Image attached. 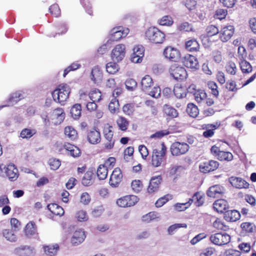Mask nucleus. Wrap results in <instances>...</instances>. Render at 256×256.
Returning <instances> with one entry per match:
<instances>
[{
    "instance_id": "obj_27",
    "label": "nucleus",
    "mask_w": 256,
    "mask_h": 256,
    "mask_svg": "<svg viewBox=\"0 0 256 256\" xmlns=\"http://www.w3.org/2000/svg\"><path fill=\"white\" fill-rule=\"evenodd\" d=\"M36 224L33 222H30L25 228V232L26 236H33L36 234Z\"/></svg>"
},
{
    "instance_id": "obj_18",
    "label": "nucleus",
    "mask_w": 256,
    "mask_h": 256,
    "mask_svg": "<svg viewBox=\"0 0 256 256\" xmlns=\"http://www.w3.org/2000/svg\"><path fill=\"white\" fill-rule=\"evenodd\" d=\"M161 180V177H152L148 188V192L151 193L157 190Z\"/></svg>"
},
{
    "instance_id": "obj_20",
    "label": "nucleus",
    "mask_w": 256,
    "mask_h": 256,
    "mask_svg": "<svg viewBox=\"0 0 256 256\" xmlns=\"http://www.w3.org/2000/svg\"><path fill=\"white\" fill-rule=\"evenodd\" d=\"M185 47L190 52H198L200 49V44L195 38H192L186 42Z\"/></svg>"
},
{
    "instance_id": "obj_30",
    "label": "nucleus",
    "mask_w": 256,
    "mask_h": 256,
    "mask_svg": "<svg viewBox=\"0 0 256 256\" xmlns=\"http://www.w3.org/2000/svg\"><path fill=\"white\" fill-rule=\"evenodd\" d=\"M36 130L26 128L23 129L20 134V136L22 138L28 139L36 134Z\"/></svg>"
},
{
    "instance_id": "obj_35",
    "label": "nucleus",
    "mask_w": 256,
    "mask_h": 256,
    "mask_svg": "<svg viewBox=\"0 0 256 256\" xmlns=\"http://www.w3.org/2000/svg\"><path fill=\"white\" fill-rule=\"evenodd\" d=\"M240 227L243 230L246 232H254L256 231V226L255 225L250 222H246L241 224Z\"/></svg>"
},
{
    "instance_id": "obj_53",
    "label": "nucleus",
    "mask_w": 256,
    "mask_h": 256,
    "mask_svg": "<svg viewBox=\"0 0 256 256\" xmlns=\"http://www.w3.org/2000/svg\"><path fill=\"white\" fill-rule=\"evenodd\" d=\"M108 170L107 166L104 164H100L97 170L96 176H100V175L102 176H108Z\"/></svg>"
},
{
    "instance_id": "obj_61",
    "label": "nucleus",
    "mask_w": 256,
    "mask_h": 256,
    "mask_svg": "<svg viewBox=\"0 0 256 256\" xmlns=\"http://www.w3.org/2000/svg\"><path fill=\"white\" fill-rule=\"evenodd\" d=\"M128 196V198L127 202H128V206H134L136 203H137L139 200V198L138 196L134 195H129L126 196Z\"/></svg>"
},
{
    "instance_id": "obj_6",
    "label": "nucleus",
    "mask_w": 256,
    "mask_h": 256,
    "mask_svg": "<svg viewBox=\"0 0 256 256\" xmlns=\"http://www.w3.org/2000/svg\"><path fill=\"white\" fill-rule=\"evenodd\" d=\"M166 58L172 62H178L180 58V54L178 50L172 46H167L164 51Z\"/></svg>"
},
{
    "instance_id": "obj_9",
    "label": "nucleus",
    "mask_w": 256,
    "mask_h": 256,
    "mask_svg": "<svg viewBox=\"0 0 256 256\" xmlns=\"http://www.w3.org/2000/svg\"><path fill=\"white\" fill-rule=\"evenodd\" d=\"M182 62L185 66L190 68H196L198 64L196 57L190 54H186L182 58Z\"/></svg>"
},
{
    "instance_id": "obj_56",
    "label": "nucleus",
    "mask_w": 256,
    "mask_h": 256,
    "mask_svg": "<svg viewBox=\"0 0 256 256\" xmlns=\"http://www.w3.org/2000/svg\"><path fill=\"white\" fill-rule=\"evenodd\" d=\"M80 64L76 63V62H74L72 63L70 66H68L67 68H66L64 70L63 74V76L64 77L66 76V75L71 70H74L78 68H80Z\"/></svg>"
},
{
    "instance_id": "obj_5",
    "label": "nucleus",
    "mask_w": 256,
    "mask_h": 256,
    "mask_svg": "<svg viewBox=\"0 0 256 256\" xmlns=\"http://www.w3.org/2000/svg\"><path fill=\"white\" fill-rule=\"evenodd\" d=\"M125 46L122 44H119L114 48L111 53V58L113 62H119L122 60L125 56Z\"/></svg>"
},
{
    "instance_id": "obj_47",
    "label": "nucleus",
    "mask_w": 256,
    "mask_h": 256,
    "mask_svg": "<svg viewBox=\"0 0 256 256\" xmlns=\"http://www.w3.org/2000/svg\"><path fill=\"white\" fill-rule=\"evenodd\" d=\"M119 103L118 100L113 98L108 105V108L112 113H115L118 109Z\"/></svg>"
},
{
    "instance_id": "obj_10",
    "label": "nucleus",
    "mask_w": 256,
    "mask_h": 256,
    "mask_svg": "<svg viewBox=\"0 0 256 256\" xmlns=\"http://www.w3.org/2000/svg\"><path fill=\"white\" fill-rule=\"evenodd\" d=\"M86 237L85 232L83 230H76L71 238V242L74 246H78L84 242Z\"/></svg>"
},
{
    "instance_id": "obj_52",
    "label": "nucleus",
    "mask_w": 256,
    "mask_h": 256,
    "mask_svg": "<svg viewBox=\"0 0 256 256\" xmlns=\"http://www.w3.org/2000/svg\"><path fill=\"white\" fill-rule=\"evenodd\" d=\"M240 68L244 73H249L252 70V66L250 64L246 62H242L240 64Z\"/></svg>"
},
{
    "instance_id": "obj_55",
    "label": "nucleus",
    "mask_w": 256,
    "mask_h": 256,
    "mask_svg": "<svg viewBox=\"0 0 256 256\" xmlns=\"http://www.w3.org/2000/svg\"><path fill=\"white\" fill-rule=\"evenodd\" d=\"M122 177H110L109 184L112 187H118L122 182Z\"/></svg>"
},
{
    "instance_id": "obj_25",
    "label": "nucleus",
    "mask_w": 256,
    "mask_h": 256,
    "mask_svg": "<svg viewBox=\"0 0 256 256\" xmlns=\"http://www.w3.org/2000/svg\"><path fill=\"white\" fill-rule=\"evenodd\" d=\"M163 110L166 114L172 118H176L178 116L177 110L174 108L169 105H164Z\"/></svg>"
},
{
    "instance_id": "obj_12",
    "label": "nucleus",
    "mask_w": 256,
    "mask_h": 256,
    "mask_svg": "<svg viewBox=\"0 0 256 256\" xmlns=\"http://www.w3.org/2000/svg\"><path fill=\"white\" fill-rule=\"evenodd\" d=\"M229 181L231 184L237 188H246L249 184L241 177H230Z\"/></svg>"
},
{
    "instance_id": "obj_8",
    "label": "nucleus",
    "mask_w": 256,
    "mask_h": 256,
    "mask_svg": "<svg viewBox=\"0 0 256 256\" xmlns=\"http://www.w3.org/2000/svg\"><path fill=\"white\" fill-rule=\"evenodd\" d=\"M144 56V50L142 46H137L133 48V53L131 55L130 59L134 63H138L142 62Z\"/></svg>"
},
{
    "instance_id": "obj_15",
    "label": "nucleus",
    "mask_w": 256,
    "mask_h": 256,
    "mask_svg": "<svg viewBox=\"0 0 256 256\" xmlns=\"http://www.w3.org/2000/svg\"><path fill=\"white\" fill-rule=\"evenodd\" d=\"M186 168L182 166H171L168 172L171 176H180L185 174Z\"/></svg>"
},
{
    "instance_id": "obj_36",
    "label": "nucleus",
    "mask_w": 256,
    "mask_h": 256,
    "mask_svg": "<svg viewBox=\"0 0 256 256\" xmlns=\"http://www.w3.org/2000/svg\"><path fill=\"white\" fill-rule=\"evenodd\" d=\"M159 217L158 213L155 212H152L143 216L142 217V220L144 222H149L156 218H159Z\"/></svg>"
},
{
    "instance_id": "obj_64",
    "label": "nucleus",
    "mask_w": 256,
    "mask_h": 256,
    "mask_svg": "<svg viewBox=\"0 0 256 256\" xmlns=\"http://www.w3.org/2000/svg\"><path fill=\"white\" fill-rule=\"evenodd\" d=\"M206 237V234L204 233L200 234L196 236L193 238H192L190 240V244L192 245H194L197 244L200 240Z\"/></svg>"
},
{
    "instance_id": "obj_28",
    "label": "nucleus",
    "mask_w": 256,
    "mask_h": 256,
    "mask_svg": "<svg viewBox=\"0 0 256 256\" xmlns=\"http://www.w3.org/2000/svg\"><path fill=\"white\" fill-rule=\"evenodd\" d=\"M152 84V80L151 77L148 75H146L142 80L141 85L142 90L146 91L147 88H150Z\"/></svg>"
},
{
    "instance_id": "obj_41",
    "label": "nucleus",
    "mask_w": 256,
    "mask_h": 256,
    "mask_svg": "<svg viewBox=\"0 0 256 256\" xmlns=\"http://www.w3.org/2000/svg\"><path fill=\"white\" fill-rule=\"evenodd\" d=\"M193 198L195 200V204L196 206H200L203 204L204 201V196L200 192H196L193 196Z\"/></svg>"
},
{
    "instance_id": "obj_7",
    "label": "nucleus",
    "mask_w": 256,
    "mask_h": 256,
    "mask_svg": "<svg viewBox=\"0 0 256 256\" xmlns=\"http://www.w3.org/2000/svg\"><path fill=\"white\" fill-rule=\"evenodd\" d=\"M14 253L18 256H34L35 252L32 247L21 246L14 250Z\"/></svg>"
},
{
    "instance_id": "obj_50",
    "label": "nucleus",
    "mask_w": 256,
    "mask_h": 256,
    "mask_svg": "<svg viewBox=\"0 0 256 256\" xmlns=\"http://www.w3.org/2000/svg\"><path fill=\"white\" fill-rule=\"evenodd\" d=\"M50 12L56 17L60 16V10L58 4H54L49 8Z\"/></svg>"
},
{
    "instance_id": "obj_19",
    "label": "nucleus",
    "mask_w": 256,
    "mask_h": 256,
    "mask_svg": "<svg viewBox=\"0 0 256 256\" xmlns=\"http://www.w3.org/2000/svg\"><path fill=\"white\" fill-rule=\"evenodd\" d=\"M24 93L21 92H17L12 94L10 96L8 102V103L7 106L13 105L16 104L20 100L24 98Z\"/></svg>"
},
{
    "instance_id": "obj_54",
    "label": "nucleus",
    "mask_w": 256,
    "mask_h": 256,
    "mask_svg": "<svg viewBox=\"0 0 256 256\" xmlns=\"http://www.w3.org/2000/svg\"><path fill=\"white\" fill-rule=\"evenodd\" d=\"M76 217L80 222H85L88 218L86 212L83 210L78 211L76 214Z\"/></svg>"
},
{
    "instance_id": "obj_40",
    "label": "nucleus",
    "mask_w": 256,
    "mask_h": 256,
    "mask_svg": "<svg viewBox=\"0 0 256 256\" xmlns=\"http://www.w3.org/2000/svg\"><path fill=\"white\" fill-rule=\"evenodd\" d=\"M4 236L10 242H16V236L14 231L10 230H4L3 231Z\"/></svg>"
},
{
    "instance_id": "obj_33",
    "label": "nucleus",
    "mask_w": 256,
    "mask_h": 256,
    "mask_svg": "<svg viewBox=\"0 0 256 256\" xmlns=\"http://www.w3.org/2000/svg\"><path fill=\"white\" fill-rule=\"evenodd\" d=\"M172 198V196L170 194H167L162 197L158 198L155 203L156 206L160 208L164 206L169 200Z\"/></svg>"
},
{
    "instance_id": "obj_34",
    "label": "nucleus",
    "mask_w": 256,
    "mask_h": 256,
    "mask_svg": "<svg viewBox=\"0 0 256 256\" xmlns=\"http://www.w3.org/2000/svg\"><path fill=\"white\" fill-rule=\"evenodd\" d=\"M58 248V245L44 246V249L45 254L50 256H53L56 254Z\"/></svg>"
},
{
    "instance_id": "obj_44",
    "label": "nucleus",
    "mask_w": 256,
    "mask_h": 256,
    "mask_svg": "<svg viewBox=\"0 0 256 256\" xmlns=\"http://www.w3.org/2000/svg\"><path fill=\"white\" fill-rule=\"evenodd\" d=\"M173 22L172 18L170 16H164L159 20V24L162 26H170L172 24Z\"/></svg>"
},
{
    "instance_id": "obj_26",
    "label": "nucleus",
    "mask_w": 256,
    "mask_h": 256,
    "mask_svg": "<svg viewBox=\"0 0 256 256\" xmlns=\"http://www.w3.org/2000/svg\"><path fill=\"white\" fill-rule=\"evenodd\" d=\"M222 192L221 190L218 186L215 185L210 186L207 191L206 194L210 198H216L217 195Z\"/></svg>"
},
{
    "instance_id": "obj_3",
    "label": "nucleus",
    "mask_w": 256,
    "mask_h": 256,
    "mask_svg": "<svg viewBox=\"0 0 256 256\" xmlns=\"http://www.w3.org/2000/svg\"><path fill=\"white\" fill-rule=\"evenodd\" d=\"M170 75L176 80H183L186 78L188 74L186 69L177 64H172L169 68Z\"/></svg>"
},
{
    "instance_id": "obj_21",
    "label": "nucleus",
    "mask_w": 256,
    "mask_h": 256,
    "mask_svg": "<svg viewBox=\"0 0 256 256\" xmlns=\"http://www.w3.org/2000/svg\"><path fill=\"white\" fill-rule=\"evenodd\" d=\"M47 208L52 213L57 216H62L64 212L62 208L56 204H49Z\"/></svg>"
},
{
    "instance_id": "obj_1",
    "label": "nucleus",
    "mask_w": 256,
    "mask_h": 256,
    "mask_svg": "<svg viewBox=\"0 0 256 256\" xmlns=\"http://www.w3.org/2000/svg\"><path fill=\"white\" fill-rule=\"evenodd\" d=\"M70 88L67 84H62L54 90L52 96L56 102L64 103L68 98Z\"/></svg>"
},
{
    "instance_id": "obj_43",
    "label": "nucleus",
    "mask_w": 256,
    "mask_h": 256,
    "mask_svg": "<svg viewBox=\"0 0 256 256\" xmlns=\"http://www.w3.org/2000/svg\"><path fill=\"white\" fill-rule=\"evenodd\" d=\"M180 228H186L187 225L186 224H175L168 227V234L172 235Z\"/></svg>"
},
{
    "instance_id": "obj_46",
    "label": "nucleus",
    "mask_w": 256,
    "mask_h": 256,
    "mask_svg": "<svg viewBox=\"0 0 256 256\" xmlns=\"http://www.w3.org/2000/svg\"><path fill=\"white\" fill-rule=\"evenodd\" d=\"M48 164L50 169L52 170H57L60 166V161L55 158H51L48 160Z\"/></svg>"
},
{
    "instance_id": "obj_42",
    "label": "nucleus",
    "mask_w": 256,
    "mask_h": 256,
    "mask_svg": "<svg viewBox=\"0 0 256 256\" xmlns=\"http://www.w3.org/2000/svg\"><path fill=\"white\" fill-rule=\"evenodd\" d=\"M131 187L134 192L138 193L142 190L143 184L140 180H135L132 181Z\"/></svg>"
},
{
    "instance_id": "obj_13",
    "label": "nucleus",
    "mask_w": 256,
    "mask_h": 256,
    "mask_svg": "<svg viewBox=\"0 0 256 256\" xmlns=\"http://www.w3.org/2000/svg\"><path fill=\"white\" fill-rule=\"evenodd\" d=\"M4 172V174H6V176H16L18 175V170L14 164H11L8 165L6 166L2 164H0V172Z\"/></svg>"
},
{
    "instance_id": "obj_57",
    "label": "nucleus",
    "mask_w": 256,
    "mask_h": 256,
    "mask_svg": "<svg viewBox=\"0 0 256 256\" xmlns=\"http://www.w3.org/2000/svg\"><path fill=\"white\" fill-rule=\"evenodd\" d=\"M80 2L87 13L90 15H92V6L88 0H80Z\"/></svg>"
},
{
    "instance_id": "obj_37",
    "label": "nucleus",
    "mask_w": 256,
    "mask_h": 256,
    "mask_svg": "<svg viewBox=\"0 0 256 256\" xmlns=\"http://www.w3.org/2000/svg\"><path fill=\"white\" fill-rule=\"evenodd\" d=\"M117 62H110L106 65V71L110 74L116 73L118 70V66L116 64Z\"/></svg>"
},
{
    "instance_id": "obj_14",
    "label": "nucleus",
    "mask_w": 256,
    "mask_h": 256,
    "mask_svg": "<svg viewBox=\"0 0 256 256\" xmlns=\"http://www.w3.org/2000/svg\"><path fill=\"white\" fill-rule=\"evenodd\" d=\"M87 138L90 144H97L100 141V132L96 129L90 130L88 132Z\"/></svg>"
},
{
    "instance_id": "obj_49",
    "label": "nucleus",
    "mask_w": 256,
    "mask_h": 256,
    "mask_svg": "<svg viewBox=\"0 0 256 256\" xmlns=\"http://www.w3.org/2000/svg\"><path fill=\"white\" fill-rule=\"evenodd\" d=\"M206 36L210 37L218 33V28L214 25H210L206 28Z\"/></svg>"
},
{
    "instance_id": "obj_48",
    "label": "nucleus",
    "mask_w": 256,
    "mask_h": 256,
    "mask_svg": "<svg viewBox=\"0 0 256 256\" xmlns=\"http://www.w3.org/2000/svg\"><path fill=\"white\" fill-rule=\"evenodd\" d=\"M162 156H160L159 154L153 153L152 164L154 166L158 167L160 165L162 162Z\"/></svg>"
},
{
    "instance_id": "obj_2",
    "label": "nucleus",
    "mask_w": 256,
    "mask_h": 256,
    "mask_svg": "<svg viewBox=\"0 0 256 256\" xmlns=\"http://www.w3.org/2000/svg\"><path fill=\"white\" fill-rule=\"evenodd\" d=\"M146 36L154 44H162L165 40L164 34L156 27H150L146 32Z\"/></svg>"
},
{
    "instance_id": "obj_17",
    "label": "nucleus",
    "mask_w": 256,
    "mask_h": 256,
    "mask_svg": "<svg viewBox=\"0 0 256 256\" xmlns=\"http://www.w3.org/2000/svg\"><path fill=\"white\" fill-rule=\"evenodd\" d=\"M240 217V213L236 210H225V220L228 222H236Z\"/></svg>"
},
{
    "instance_id": "obj_22",
    "label": "nucleus",
    "mask_w": 256,
    "mask_h": 256,
    "mask_svg": "<svg viewBox=\"0 0 256 256\" xmlns=\"http://www.w3.org/2000/svg\"><path fill=\"white\" fill-rule=\"evenodd\" d=\"M122 29V28L121 26L112 28L111 30L110 40L112 41H118L123 38Z\"/></svg>"
},
{
    "instance_id": "obj_16",
    "label": "nucleus",
    "mask_w": 256,
    "mask_h": 256,
    "mask_svg": "<svg viewBox=\"0 0 256 256\" xmlns=\"http://www.w3.org/2000/svg\"><path fill=\"white\" fill-rule=\"evenodd\" d=\"M64 148L68 152V154L74 158L78 157L80 154V148L70 143L64 144Z\"/></svg>"
},
{
    "instance_id": "obj_63",
    "label": "nucleus",
    "mask_w": 256,
    "mask_h": 256,
    "mask_svg": "<svg viewBox=\"0 0 256 256\" xmlns=\"http://www.w3.org/2000/svg\"><path fill=\"white\" fill-rule=\"evenodd\" d=\"M128 196H124L118 199L116 202L117 204L122 208L128 207Z\"/></svg>"
},
{
    "instance_id": "obj_39",
    "label": "nucleus",
    "mask_w": 256,
    "mask_h": 256,
    "mask_svg": "<svg viewBox=\"0 0 256 256\" xmlns=\"http://www.w3.org/2000/svg\"><path fill=\"white\" fill-rule=\"evenodd\" d=\"M210 151L212 154L215 156H217L218 160H222L224 159V152L220 151L218 146L216 145L213 146L210 148Z\"/></svg>"
},
{
    "instance_id": "obj_11",
    "label": "nucleus",
    "mask_w": 256,
    "mask_h": 256,
    "mask_svg": "<svg viewBox=\"0 0 256 256\" xmlns=\"http://www.w3.org/2000/svg\"><path fill=\"white\" fill-rule=\"evenodd\" d=\"M218 163L216 161L210 160L205 162L200 166V170L202 172L206 173L216 170L218 166Z\"/></svg>"
},
{
    "instance_id": "obj_32",
    "label": "nucleus",
    "mask_w": 256,
    "mask_h": 256,
    "mask_svg": "<svg viewBox=\"0 0 256 256\" xmlns=\"http://www.w3.org/2000/svg\"><path fill=\"white\" fill-rule=\"evenodd\" d=\"M173 92L176 96L178 98H185L186 96L185 88L180 86H175L173 90Z\"/></svg>"
},
{
    "instance_id": "obj_58",
    "label": "nucleus",
    "mask_w": 256,
    "mask_h": 256,
    "mask_svg": "<svg viewBox=\"0 0 256 256\" xmlns=\"http://www.w3.org/2000/svg\"><path fill=\"white\" fill-rule=\"evenodd\" d=\"M117 123L120 128L122 130L124 131L127 129V126L128 123L126 118H120L118 120Z\"/></svg>"
},
{
    "instance_id": "obj_38",
    "label": "nucleus",
    "mask_w": 256,
    "mask_h": 256,
    "mask_svg": "<svg viewBox=\"0 0 256 256\" xmlns=\"http://www.w3.org/2000/svg\"><path fill=\"white\" fill-rule=\"evenodd\" d=\"M64 134L72 140H75L76 138V131L72 126H66L64 129Z\"/></svg>"
},
{
    "instance_id": "obj_51",
    "label": "nucleus",
    "mask_w": 256,
    "mask_h": 256,
    "mask_svg": "<svg viewBox=\"0 0 256 256\" xmlns=\"http://www.w3.org/2000/svg\"><path fill=\"white\" fill-rule=\"evenodd\" d=\"M125 84L128 90L132 91L136 88L137 83L134 79L129 78L126 81Z\"/></svg>"
},
{
    "instance_id": "obj_24",
    "label": "nucleus",
    "mask_w": 256,
    "mask_h": 256,
    "mask_svg": "<svg viewBox=\"0 0 256 256\" xmlns=\"http://www.w3.org/2000/svg\"><path fill=\"white\" fill-rule=\"evenodd\" d=\"M186 112L190 116L196 118L199 113V110L197 106L194 104L190 103L188 104Z\"/></svg>"
},
{
    "instance_id": "obj_62",
    "label": "nucleus",
    "mask_w": 256,
    "mask_h": 256,
    "mask_svg": "<svg viewBox=\"0 0 256 256\" xmlns=\"http://www.w3.org/2000/svg\"><path fill=\"white\" fill-rule=\"evenodd\" d=\"M112 128L109 126L108 128H104V132L105 138L110 142H112L113 137V132L110 129Z\"/></svg>"
},
{
    "instance_id": "obj_60",
    "label": "nucleus",
    "mask_w": 256,
    "mask_h": 256,
    "mask_svg": "<svg viewBox=\"0 0 256 256\" xmlns=\"http://www.w3.org/2000/svg\"><path fill=\"white\" fill-rule=\"evenodd\" d=\"M236 82L234 80H229L227 82L226 88L229 90V91H231L234 92H236L238 88H236Z\"/></svg>"
},
{
    "instance_id": "obj_31",
    "label": "nucleus",
    "mask_w": 256,
    "mask_h": 256,
    "mask_svg": "<svg viewBox=\"0 0 256 256\" xmlns=\"http://www.w3.org/2000/svg\"><path fill=\"white\" fill-rule=\"evenodd\" d=\"M214 210L218 213L223 214L224 212V200L219 199L213 204Z\"/></svg>"
},
{
    "instance_id": "obj_29",
    "label": "nucleus",
    "mask_w": 256,
    "mask_h": 256,
    "mask_svg": "<svg viewBox=\"0 0 256 256\" xmlns=\"http://www.w3.org/2000/svg\"><path fill=\"white\" fill-rule=\"evenodd\" d=\"M81 105L80 104H75L70 110V114L72 118L74 119H78L81 115Z\"/></svg>"
},
{
    "instance_id": "obj_23",
    "label": "nucleus",
    "mask_w": 256,
    "mask_h": 256,
    "mask_svg": "<svg viewBox=\"0 0 256 256\" xmlns=\"http://www.w3.org/2000/svg\"><path fill=\"white\" fill-rule=\"evenodd\" d=\"M224 234L218 232L212 235L210 237V241L214 244L222 246L224 244Z\"/></svg>"
},
{
    "instance_id": "obj_4",
    "label": "nucleus",
    "mask_w": 256,
    "mask_h": 256,
    "mask_svg": "<svg viewBox=\"0 0 256 256\" xmlns=\"http://www.w3.org/2000/svg\"><path fill=\"white\" fill-rule=\"evenodd\" d=\"M190 148L189 146L186 142H175L170 148L171 154L174 156H179L186 154Z\"/></svg>"
},
{
    "instance_id": "obj_45",
    "label": "nucleus",
    "mask_w": 256,
    "mask_h": 256,
    "mask_svg": "<svg viewBox=\"0 0 256 256\" xmlns=\"http://www.w3.org/2000/svg\"><path fill=\"white\" fill-rule=\"evenodd\" d=\"M234 32V28L233 26H225V41L230 40L233 36Z\"/></svg>"
},
{
    "instance_id": "obj_59",
    "label": "nucleus",
    "mask_w": 256,
    "mask_h": 256,
    "mask_svg": "<svg viewBox=\"0 0 256 256\" xmlns=\"http://www.w3.org/2000/svg\"><path fill=\"white\" fill-rule=\"evenodd\" d=\"M236 66L234 62H230L228 63L226 66V70L231 74H234L236 72Z\"/></svg>"
}]
</instances>
